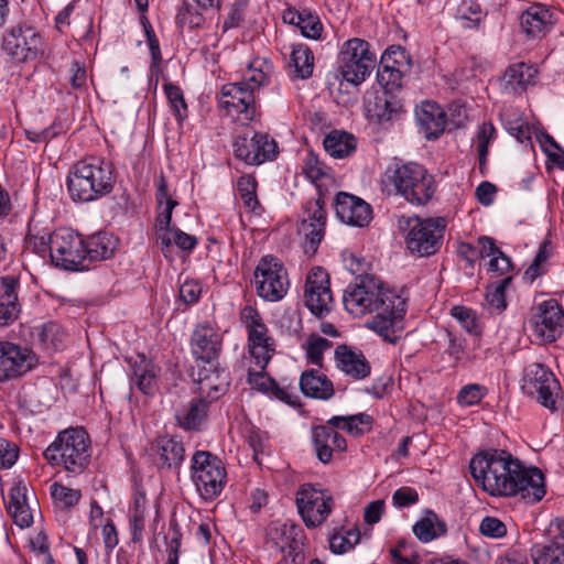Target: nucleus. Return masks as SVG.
<instances>
[{
    "label": "nucleus",
    "instance_id": "f257e3e1",
    "mask_svg": "<svg viewBox=\"0 0 564 564\" xmlns=\"http://www.w3.org/2000/svg\"><path fill=\"white\" fill-rule=\"evenodd\" d=\"M469 468L475 481L492 496H520L534 503L546 494L542 471L525 467L506 451L481 452L471 458Z\"/></svg>",
    "mask_w": 564,
    "mask_h": 564
},
{
    "label": "nucleus",
    "instance_id": "f03ea898",
    "mask_svg": "<svg viewBox=\"0 0 564 564\" xmlns=\"http://www.w3.org/2000/svg\"><path fill=\"white\" fill-rule=\"evenodd\" d=\"M345 308L355 316L376 313L369 327L384 340L395 344L404 329L405 299L384 289L382 282L369 274H358L345 290Z\"/></svg>",
    "mask_w": 564,
    "mask_h": 564
},
{
    "label": "nucleus",
    "instance_id": "7ed1b4c3",
    "mask_svg": "<svg viewBox=\"0 0 564 564\" xmlns=\"http://www.w3.org/2000/svg\"><path fill=\"white\" fill-rule=\"evenodd\" d=\"M116 184L115 166L101 158L76 162L67 176V189L74 202L90 203L110 194Z\"/></svg>",
    "mask_w": 564,
    "mask_h": 564
},
{
    "label": "nucleus",
    "instance_id": "20e7f679",
    "mask_svg": "<svg viewBox=\"0 0 564 564\" xmlns=\"http://www.w3.org/2000/svg\"><path fill=\"white\" fill-rule=\"evenodd\" d=\"M388 183L395 193L415 206L426 205L436 192V182L427 170L417 163H395L384 173Z\"/></svg>",
    "mask_w": 564,
    "mask_h": 564
},
{
    "label": "nucleus",
    "instance_id": "39448f33",
    "mask_svg": "<svg viewBox=\"0 0 564 564\" xmlns=\"http://www.w3.org/2000/svg\"><path fill=\"white\" fill-rule=\"evenodd\" d=\"M90 440L82 427L67 429L58 433L44 451L45 459L53 466H63L72 474H80L89 464Z\"/></svg>",
    "mask_w": 564,
    "mask_h": 564
},
{
    "label": "nucleus",
    "instance_id": "423d86ee",
    "mask_svg": "<svg viewBox=\"0 0 564 564\" xmlns=\"http://www.w3.org/2000/svg\"><path fill=\"white\" fill-rule=\"evenodd\" d=\"M265 80L262 70L253 72L250 76L240 82L228 83L221 87L219 105L227 113L242 122L252 121L256 116L254 91Z\"/></svg>",
    "mask_w": 564,
    "mask_h": 564
},
{
    "label": "nucleus",
    "instance_id": "0eeeda50",
    "mask_svg": "<svg viewBox=\"0 0 564 564\" xmlns=\"http://www.w3.org/2000/svg\"><path fill=\"white\" fill-rule=\"evenodd\" d=\"M400 227L408 230L405 245L408 250L417 257L435 254L443 245L446 220L443 217H411L400 220Z\"/></svg>",
    "mask_w": 564,
    "mask_h": 564
},
{
    "label": "nucleus",
    "instance_id": "6e6552de",
    "mask_svg": "<svg viewBox=\"0 0 564 564\" xmlns=\"http://www.w3.org/2000/svg\"><path fill=\"white\" fill-rule=\"evenodd\" d=\"M192 479L200 497L210 501L217 498L226 485L224 463L206 451H197L192 457Z\"/></svg>",
    "mask_w": 564,
    "mask_h": 564
},
{
    "label": "nucleus",
    "instance_id": "1a4fd4ad",
    "mask_svg": "<svg viewBox=\"0 0 564 564\" xmlns=\"http://www.w3.org/2000/svg\"><path fill=\"white\" fill-rule=\"evenodd\" d=\"M377 63L369 43L355 37L346 41L338 57V72L346 82L359 85L366 80Z\"/></svg>",
    "mask_w": 564,
    "mask_h": 564
},
{
    "label": "nucleus",
    "instance_id": "9d476101",
    "mask_svg": "<svg viewBox=\"0 0 564 564\" xmlns=\"http://www.w3.org/2000/svg\"><path fill=\"white\" fill-rule=\"evenodd\" d=\"M156 200L160 206L163 204L164 209L160 213L158 217V239L161 241L162 251L166 256V250H169L172 243L176 245L180 249L184 251H192L196 245L197 239L195 236L188 235L181 229L170 228L172 221V212L173 208L177 205V202L171 197L167 189V183L163 175L160 176V181L156 189Z\"/></svg>",
    "mask_w": 564,
    "mask_h": 564
},
{
    "label": "nucleus",
    "instance_id": "9b49d317",
    "mask_svg": "<svg viewBox=\"0 0 564 564\" xmlns=\"http://www.w3.org/2000/svg\"><path fill=\"white\" fill-rule=\"evenodd\" d=\"M83 238L70 230L59 229L51 235V260L64 270H88L85 262Z\"/></svg>",
    "mask_w": 564,
    "mask_h": 564
},
{
    "label": "nucleus",
    "instance_id": "f8f14e48",
    "mask_svg": "<svg viewBox=\"0 0 564 564\" xmlns=\"http://www.w3.org/2000/svg\"><path fill=\"white\" fill-rule=\"evenodd\" d=\"M44 40L32 26L18 24L2 37V50L15 62L34 61L44 54Z\"/></svg>",
    "mask_w": 564,
    "mask_h": 564
},
{
    "label": "nucleus",
    "instance_id": "ddd939ff",
    "mask_svg": "<svg viewBox=\"0 0 564 564\" xmlns=\"http://www.w3.org/2000/svg\"><path fill=\"white\" fill-rule=\"evenodd\" d=\"M254 282L258 295L271 302L283 299L289 288L286 270L282 262L272 256L260 259L254 270Z\"/></svg>",
    "mask_w": 564,
    "mask_h": 564
},
{
    "label": "nucleus",
    "instance_id": "4468645a",
    "mask_svg": "<svg viewBox=\"0 0 564 564\" xmlns=\"http://www.w3.org/2000/svg\"><path fill=\"white\" fill-rule=\"evenodd\" d=\"M296 506L305 525L314 529L326 521L333 510L334 499L313 485L305 484L296 492Z\"/></svg>",
    "mask_w": 564,
    "mask_h": 564
},
{
    "label": "nucleus",
    "instance_id": "2eb2a0df",
    "mask_svg": "<svg viewBox=\"0 0 564 564\" xmlns=\"http://www.w3.org/2000/svg\"><path fill=\"white\" fill-rule=\"evenodd\" d=\"M324 204V198L319 194L315 199L308 200L304 207V217L299 230L305 237L304 251L310 257L315 254L318 245L324 238L326 225Z\"/></svg>",
    "mask_w": 564,
    "mask_h": 564
},
{
    "label": "nucleus",
    "instance_id": "dca6fc26",
    "mask_svg": "<svg viewBox=\"0 0 564 564\" xmlns=\"http://www.w3.org/2000/svg\"><path fill=\"white\" fill-rule=\"evenodd\" d=\"M305 304L315 316L323 317L330 311L333 295L329 286V275L321 267L313 268L305 282Z\"/></svg>",
    "mask_w": 564,
    "mask_h": 564
},
{
    "label": "nucleus",
    "instance_id": "f3484780",
    "mask_svg": "<svg viewBox=\"0 0 564 564\" xmlns=\"http://www.w3.org/2000/svg\"><path fill=\"white\" fill-rule=\"evenodd\" d=\"M189 345L196 365H214L223 349V335L210 324L200 323L194 328Z\"/></svg>",
    "mask_w": 564,
    "mask_h": 564
},
{
    "label": "nucleus",
    "instance_id": "a211bd4d",
    "mask_svg": "<svg viewBox=\"0 0 564 564\" xmlns=\"http://www.w3.org/2000/svg\"><path fill=\"white\" fill-rule=\"evenodd\" d=\"M193 378L198 386L199 395L210 402L217 401L225 395L231 382L229 371L220 368L218 361L214 362V365L197 364Z\"/></svg>",
    "mask_w": 564,
    "mask_h": 564
},
{
    "label": "nucleus",
    "instance_id": "6ab92c4d",
    "mask_svg": "<svg viewBox=\"0 0 564 564\" xmlns=\"http://www.w3.org/2000/svg\"><path fill=\"white\" fill-rule=\"evenodd\" d=\"M237 159L247 164H262L273 160L278 154V144L267 133L254 132L251 138L238 137L234 143Z\"/></svg>",
    "mask_w": 564,
    "mask_h": 564
},
{
    "label": "nucleus",
    "instance_id": "aec40b11",
    "mask_svg": "<svg viewBox=\"0 0 564 564\" xmlns=\"http://www.w3.org/2000/svg\"><path fill=\"white\" fill-rule=\"evenodd\" d=\"M248 328V346L256 364L263 370L274 354V340L268 335L267 326L261 322L259 314L252 310L245 314Z\"/></svg>",
    "mask_w": 564,
    "mask_h": 564
},
{
    "label": "nucleus",
    "instance_id": "412c9836",
    "mask_svg": "<svg viewBox=\"0 0 564 564\" xmlns=\"http://www.w3.org/2000/svg\"><path fill=\"white\" fill-rule=\"evenodd\" d=\"M531 325L536 337L552 343L564 328V311L556 300L544 301L532 316Z\"/></svg>",
    "mask_w": 564,
    "mask_h": 564
},
{
    "label": "nucleus",
    "instance_id": "4be33fe9",
    "mask_svg": "<svg viewBox=\"0 0 564 564\" xmlns=\"http://www.w3.org/2000/svg\"><path fill=\"white\" fill-rule=\"evenodd\" d=\"M532 367V378L530 379V383L536 393V400L552 412L557 411L562 406V398L560 395L561 386L558 380L555 378L553 372L542 364H535Z\"/></svg>",
    "mask_w": 564,
    "mask_h": 564
},
{
    "label": "nucleus",
    "instance_id": "5701e85b",
    "mask_svg": "<svg viewBox=\"0 0 564 564\" xmlns=\"http://www.w3.org/2000/svg\"><path fill=\"white\" fill-rule=\"evenodd\" d=\"M35 362L34 355L12 343H0V382L29 371Z\"/></svg>",
    "mask_w": 564,
    "mask_h": 564
},
{
    "label": "nucleus",
    "instance_id": "b1692460",
    "mask_svg": "<svg viewBox=\"0 0 564 564\" xmlns=\"http://www.w3.org/2000/svg\"><path fill=\"white\" fill-rule=\"evenodd\" d=\"M335 212L343 223L356 227L367 226L372 218V208L368 203L345 192L337 194Z\"/></svg>",
    "mask_w": 564,
    "mask_h": 564
},
{
    "label": "nucleus",
    "instance_id": "393cba45",
    "mask_svg": "<svg viewBox=\"0 0 564 564\" xmlns=\"http://www.w3.org/2000/svg\"><path fill=\"white\" fill-rule=\"evenodd\" d=\"M312 442L318 460L328 464L333 459V452H344L347 443L328 423L312 427Z\"/></svg>",
    "mask_w": 564,
    "mask_h": 564
},
{
    "label": "nucleus",
    "instance_id": "a878e982",
    "mask_svg": "<svg viewBox=\"0 0 564 564\" xmlns=\"http://www.w3.org/2000/svg\"><path fill=\"white\" fill-rule=\"evenodd\" d=\"M365 107L368 119L380 124L397 119L402 111L401 101L390 91L376 93Z\"/></svg>",
    "mask_w": 564,
    "mask_h": 564
},
{
    "label": "nucleus",
    "instance_id": "bb28decb",
    "mask_svg": "<svg viewBox=\"0 0 564 564\" xmlns=\"http://www.w3.org/2000/svg\"><path fill=\"white\" fill-rule=\"evenodd\" d=\"M420 131L427 140H436L446 126L445 111L433 101H423L415 111Z\"/></svg>",
    "mask_w": 564,
    "mask_h": 564
},
{
    "label": "nucleus",
    "instance_id": "cd10ccee",
    "mask_svg": "<svg viewBox=\"0 0 564 564\" xmlns=\"http://www.w3.org/2000/svg\"><path fill=\"white\" fill-rule=\"evenodd\" d=\"M337 367L347 376L360 380L370 375L371 367L365 355L347 345H339L335 349Z\"/></svg>",
    "mask_w": 564,
    "mask_h": 564
},
{
    "label": "nucleus",
    "instance_id": "c85d7f7f",
    "mask_svg": "<svg viewBox=\"0 0 564 564\" xmlns=\"http://www.w3.org/2000/svg\"><path fill=\"white\" fill-rule=\"evenodd\" d=\"M85 262L102 261L111 258L118 247V239L110 232L99 231L83 239Z\"/></svg>",
    "mask_w": 564,
    "mask_h": 564
},
{
    "label": "nucleus",
    "instance_id": "c756f323",
    "mask_svg": "<svg viewBox=\"0 0 564 564\" xmlns=\"http://www.w3.org/2000/svg\"><path fill=\"white\" fill-rule=\"evenodd\" d=\"M553 15L544 6H531L521 15V28L530 37H542L552 29Z\"/></svg>",
    "mask_w": 564,
    "mask_h": 564
},
{
    "label": "nucleus",
    "instance_id": "7c9ffc66",
    "mask_svg": "<svg viewBox=\"0 0 564 564\" xmlns=\"http://www.w3.org/2000/svg\"><path fill=\"white\" fill-rule=\"evenodd\" d=\"M152 451L155 464L160 468H178L184 460V446L173 437H160L153 445Z\"/></svg>",
    "mask_w": 564,
    "mask_h": 564
},
{
    "label": "nucleus",
    "instance_id": "2f4dec72",
    "mask_svg": "<svg viewBox=\"0 0 564 564\" xmlns=\"http://www.w3.org/2000/svg\"><path fill=\"white\" fill-rule=\"evenodd\" d=\"M299 384L302 393L313 399L328 400L335 393L333 382L316 369L302 372Z\"/></svg>",
    "mask_w": 564,
    "mask_h": 564
},
{
    "label": "nucleus",
    "instance_id": "473e14b6",
    "mask_svg": "<svg viewBox=\"0 0 564 564\" xmlns=\"http://www.w3.org/2000/svg\"><path fill=\"white\" fill-rule=\"evenodd\" d=\"M391 54H399L402 59H406L405 50L401 46L389 47L381 56L377 70L378 83L383 87V91L393 94L394 89L401 87L403 72L401 68L390 67Z\"/></svg>",
    "mask_w": 564,
    "mask_h": 564
},
{
    "label": "nucleus",
    "instance_id": "72a5a7b5",
    "mask_svg": "<svg viewBox=\"0 0 564 564\" xmlns=\"http://www.w3.org/2000/svg\"><path fill=\"white\" fill-rule=\"evenodd\" d=\"M28 500V488L24 484L19 482L10 490L8 511L20 528H28L33 522Z\"/></svg>",
    "mask_w": 564,
    "mask_h": 564
},
{
    "label": "nucleus",
    "instance_id": "f704fd0d",
    "mask_svg": "<svg viewBox=\"0 0 564 564\" xmlns=\"http://www.w3.org/2000/svg\"><path fill=\"white\" fill-rule=\"evenodd\" d=\"M536 74V68L525 63L510 65L502 77L505 90L510 94L525 90L533 83Z\"/></svg>",
    "mask_w": 564,
    "mask_h": 564
},
{
    "label": "nucleus",
    "instance_id": "c9c22d12",
    "mask_svg": "<svg viewBox=\"0 0 564 564\" xmlns=\"http://www.w3.org/2000/svg\"><path fill=\"white\" fill-rule=\"evenodd\" d=\"M158 372V367L143 358L140 362L133 365L131 384L135 386L145 395H154L159 389Z\"/></svg>",
    "mask_w": 564,
    "mask_h": 564
},
{
    "label": "nucleus",
    "instance_id": "e433bc0d",
    "mask_svg": "<svg viewBox=\"0 0 564 564\" xmlns=\"http://www.w3.org/2000/svg\"><path fill=\"white\" fill-rule=\"evenodd\" d=\"M446 532V523L443 520H440L438 516L432 510H426L425 517L420 519L413 525L414 535L424 543L431 542L438 536L445 535Z\"/></svg>",
    "mask_w": 564,
    "mask_h": 564
},
{
    "label": "nucleus",
    "instance_id": "4c0bfd02",
    "mask_svg": "<svg viewBox=\"0 0 564 564\" xmlns=\"http://www.w3.org/2000/svg\"><path fill=\"white\" fill-rule=\"evenodd\" d=\"M213 402L199 395L193 400L189 406L176 414L180 425L186 430H197L206 419L209 405Z\"/></svg>",
    "mask_w": 564,
    "mask_h": 564
},
{
    "label": "nucleus",
    "instance_id": "58836bf2",
    "mask_svg": "<svg viewBox=\"0 0 564 564\" xmlns=\"http://www.w3.org/2000/svg\"><path fill=\"white\" fill-rule=\"evenodd\" d=\"M531 556L534 564H564V541L552 539L545 544H536Z\"/></svg>",
    "mask_w": 564,
    "mask_h": 564
},
{
    "label": "nucleus",
    "instance_id": "ea45409f",
    "mask_svg": "<svg viewBox=\"0 0 564 564\" xmlns=\"http://www.w3.org/2000/svg\"><path fill=\"white\" fill-rule=\"evenodd\" d=\"M324 148L330 156L343 159L355 150V138L348 133L333 131L324 139Z\"/></svg>",
    "mask_w": 564,
    "mask_h": 564
},
{
    "label": "nucleus",
    "instance_id": "a19ab883",
    "mask_svg": "<svg viewBox=\"0 0 564 564\" xmlns=\"http://www.w3.org/2000/svg\"><path fill=\"white\" fill-rule=\"evenodd\" d=\"M65 338L64 332L59 325L54 322L43 324L36 332V341L44 349L57 350L63 346Z\"/></svg>",
    "mask_w": 564,
    "mask_h": 564
},
{
    "label": "nucleus",
    "instance_id": "79ce46f5",
    "mask_svg": "<svg viewBox=\"0 0 564 564\" xmlns=\"http://www.w3.org/2000/svg\"><path fill=\"white\" fill-rule=\"evenodd\" d=\"M291 63L302 78H308L312 75L314 56L308 47L303 45L294 47L291 53Z\"/></svg>",
    "mask_w": 564,
    "mask_h": 564
},
{
    "label": "nucleus",
    "instance_id": "37998d69",
    "mask_svg": "<svg viewBox=\"0 0 564 564\" xmlns=\"http://www.w3.org/2000/svg\"><path fill=\"white\" fill-rule=\"evenodd\" d=\"M302 347L306 351L307 360L315 366L322 367L324 351L332 347V341L313 334Z\"/></svg>",
    "mask_w": 564,
    "mask_h": 564
},
{
    "label": "nucleus",
    "instance_id": "c03bdc74",
    "mask_svg": "<svg viewBox=\"0 0 564 564\" xmlns=\"http://www.w3.org/2000/svg\"><path fill=\"white\" fill-rule=\"evenodd\" d=\"M238 193L245 204V206L256 212L257 208H260L259 200L257 198V182L254 177L250 175H243L239 177L237 182Z\"/></svg>",
    "mask_w": 564,
    "mask_h": 564
},
{
    "label": "nucleus",
    "instance_id": "a18cd8bd",
    "mask_svg": "<svg viewBox=\"0 0 564 564\" xmlns=\"http://www.w3.org/2000/svg\"><path fill=\"white\" fill-rule=\"evenodd\" d=\"M496 138V128L491 122H484L477 132V151L479 167L482 170L486 166L488 148L490 142Z\"/></svg>",
    "mask_w": 564,
    "mask_h": 564
},
{
    "label": "nucleus",
    "instance_id": "49530a36",
    "mask_svg": "<svg viewBox=\"0 0 564 564\" xmlns=\"http://www.w3.org/2000/svg\"><path fill=\"white\" fill-rule=\"evenodd\" d=\"M511 279V276H506L500 280L492 290H487L486 302L491 312L500 313L506 308L507 303L505 291L510 284Z\"/></svg>",
    "mask_w": 564,
    "mask_h": 564
},
{
    "label": "nucleus",
    "instance_id": "de8ad7c7",
    "mask_svg": "<svg viewBox=\"0 0 564 564\" xmlns=\"http://www.w3.org/2000/svg\"><path fill=\"white\" fill-rule=\"evenodd\" d=\"M552 253L551 242L549 240H544L539 248V251L533 260V262L529 265V268L524 272V276L533 282L536 278L544 273L542 269V264L545 263Z\"/></svg>",
    "mask_w": 564,
    "mask_h": 564
},
{
    "label": "nucleus",
    "instance_id": "09e8293b",
    "mask_svg": "<svg viewBox=\"0 0 564 564\" xmlns=\"http://www.w3.org/2000/svg\"><path fill=\"white\" fill-rule=\"evenodd\" d=\"M20 279L14 275L0 276V302L21 306L19 302Z\"/></svg>",
    "mask_w": 564,
    "mask_h": 564
},
{
    "label": "nucleus",
    "instance_id": "8fccbe9b",
    "mask_svg": "<svg viewBox=\"0 0 564 564\" xmlns=\"http://www.w3.org/2000/svg\"><path fill=\"white\" fill-rule=\"evenodd\" d=\"M164 90L169 102L171 104L173 111L178 121H183L187 117V105L184 99L182 89L173 84H165Z\"/></svg>",
    "mask_w": 564,
    "mask_h": 564
},
{
    "label": "nucleus",
    "instance_id": "3c124183",
    "mask_svg": "<svg viewBox=\"0 0 564 564\" xmlns=\"http://www.w3.org/2000/svg\"><path fill=\"white\" fill-rule=\"evenodd\" d=\"M297 28L303 36L314 40L319 39L323 31L318 15L307 9L302 10V21Z\"/></svg>",
    "mask_w": 564,
    "mask_h": 564
},
{
    "label": "nucleus",
    "instance_id": "603ef678",
    "mask_svg": "<svg viewBox=\"0 0 564 564\" xmlns=\"http://www.w3.org/2000/svg\"><path fill=\"white\" fill-rule=\"evenodd\" d=\"M51 496L64 508H72L78 503L82 494L80 490L67 488L61 484L54 482L51 486Z\"/></svg>",
    "mask_w": 564,
    "mask_h": 564
},
{
    "label": "nucleus",
    "instance_id": "864d4df0",
    "mask_svg": "<svg viewBox=\"0 0 564 564\" xmlns=\"http://www.w3.org/2000/svg\"><path fill=\"white\" fill-rule=\"evenodd\" d=\"M348 535H354V540L340 533H334L329 538V549L335 554H343L354 547L360 540V532L357 529L348 530Z\"/></svg>",
    "mask_w": 564,
    "mask_h": 564
},
{
    "label": "nucleus",
    "instance_id": "5fc2aeb1",
    "mask_svg": "<svg viewBox=\"0 0 564 564\" xmlns=\"http://www.w3.org/2000/svg\"><path fill=\"white\" fill-rule=\"evenodd\" d=\"M452 316L455 317L460 326L469 334H478L476 316L473 310L465 306H454Z\"/></svg>",
    "mask_w": 564,
    "mask_h": 564
},
{
    "label": "nucleus",
    "instance_id": "6e6d98bb",
    "mask_svg": "<svg viewBox=\"0 0 564 564\" xmlns=\"http://www.w3.org/2000/svg\"><path fill=\"white\" fill-rule=\"evenodd\" d=\"M275 533H280L282 538V544L280 545L281 550L284 551L285 547H290L292 550L299 549L297 536L302 535V529L299 525H280L279 528H274Z\"/></svg>",
    "mask_w": 564,
    "mask_h": 564
},
{
    "label": "nucleus",
    "instance_id": "4d7b16f0",
    "mask_svg": "<svg viewBox=\"0 0 564 564\" xmlns=\"http://www.w3.org/2000/svg\"><path fill=\"white\" fill-rule=\"evenodd\" d=\"M479 531L482 535L499 539L506 535L507 528L506 524L495 517H485L479 525Z\"/></svg>",
    "mask_w": 564,
    "mask_h": 564
},
{
    "label": "nucleus",
    "instance_id": "13d9d810",
    "mask_svg": "<svg viewBox=\"0 0 564 564\" xmlns=\"http://www.w3.org/2000/svg\"><path fill=\"white\" fill-rule=\"evenodd\" d=\"M176 19L180 25H187L189 29L199 28L205 21L203 14L187 3L180 10Z\"/></svg>",
    "mask_w": 564,
    "mask_h": 564
},
{
    "label": "nucleus",
    "instance_id": "bf43d9fd",
    "mask_svg": "<svg viewBox=\"0 0 564 564\" xmlns=\"http://www.w3.org/2000/svg\"><path fill=\"white\" fill-rule=\"evenodd\" d=\"M484 395L485 388L474 383L463 387L457 395V400L462 405H474L479 403Z\"/></svg>",
    "mask_w": 564,
    "mask_h": 564
},
{
    "label": "nucleus",
    "instance_id": "052dcab7",
    "mask_svg": "<svg viewBox=\"0 0 564 564\" xmlns=\"http://www.w3.org/2000/svg\"><path fill=\"white\" fill-rule=\"evenodd\" d=\"M19 457V447L4 438H0V468H11Z\"/></svg>",
    "mask_w": 564,
    "mask_h": 564
},
{
    "label": "nucleus",
    "instance_id": "680f3d73",
    "mask_svg": "<svg viewBox=\"0 0 564 564\" xmlns=\"http://www.w3.org/2000/svg\"><path fill=\"white\" fill-rule=\"evenodd\" d=\"M247 0H237L231 4L229 13L221 25L223 32H227L228 30L240 25L243 21V8Z\"/></svg>",
    "mask_w": 564,
    "mask_h": 564
},
{
    "label": "nucleus",
    "instance_id": "e2e57ef3",
    "mask_svg": "<svg viewBox=\"0 0 564 564\" xmlns=\"http://www.w3.org/2000/svg\"><path fill=\"white\" fill-rule=\"evenodd\" d=\"M171 538L167 543V561L166 564H178V555L181 549L182 533L177 524L170 525Z\"/></svg>",
    "mask_w": 564,
    "mask_h": 564
},
{
    "label": "nucleus",
    "instance_id": "0e129e2a",
    "mask_svg": "<svg viewBox=\"0 0 564 564\" xmlns=\"http://www.w3.org/2000/svg\"><path fill=\"white\" fill-rule=\"evenodd\" d=\"M419 501V494L411 487H401L392 495V502L398 508H406Z\"/></svg>",
    "mask_w": 564,
    "mask_h": 564
},
{
    "label": "nucleus",
    "instance_id": "69168bd1",
    "mask_svg": "<svg viewBox=\"0 0 564 564\" xmlns=\"http://www.w3.org/2000/svg\"><path fill=\"white\" fill-rule=\"evenodd\" d=\"M327 423L333 426L334 430L341 429L352 435H361L365 433L364 429L359 427L357 421H354V416H333Z\"/></svg>",
    "mask_w": 564,
    "mask_h": 564
},
{
    "label": "nucleus",
    "instance_id": "338daca9",
    "mask_svg": "<svg viewBox=\"0 0 564 564\" xmlns=\"http://www.w3.org/2000/svg\"><path fill=\"white\" fill-rule=\"evenodd\" d=\"M202 288L195 281H185L180 288V297L186 304H193L198 301Z\"/></svg>",
    "mask_w": 564,
    "mask_h": 564
},
{
    "label": "nucleus",
    "instance_id": "774afa93",
    "mask_svg": "<svg viewBox=\"0 0 564 564\" xmlns=\"http://www.w3.org/2000/svg\"><path fill=\"white\" fill-rule=\"evenodd\" d=\"M28 248L32 249L41 257L51 253V235L48 236H30L26 240Z\"/></svg>",
    "mask_w": 564,
    "mask_h": 564
}]
</instances>
